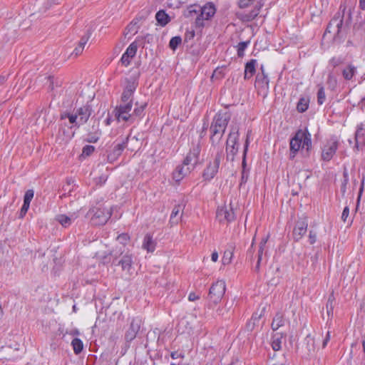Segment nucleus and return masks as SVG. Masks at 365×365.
Wrapping results in <instances>:
<instances>
[{
    "instance_id": "bf43d9fd",
    "label": "nucleus",
    "mask_w": 365,
    "mask_h": 365,
    "mask_svg": "<svg viewBox=\"0 0 365 365\" xmlns=\"http://www.w3.org/2000/svg\"><path fill=\"white\" fill-rule=\"evenodd\" d=\"M206 20L201 14H199L195 19V24L198 27L204 26V21Z\"/></svg>"
},
{
    "instance_id": "c756f323",
    "label": "nucleus",
    "mask_w": 365,
    "mask_h": 365,
    "mask_svg": "<svg viewBox=\"0 0 365 365\" xmlns=\"http://www.w3.org/2000/svg\"><path fill=\"white\" fill-rule=\"evenodd\" d=\"M239 145H226L227 159L234 160L235 155L237 153Z\"/></svg>"
},
{
    "instance_id": "4468645a",
    "label": "nucleus",
    "mask_w": 365,
    "mask_h": 365,
    "mask_svg": "<svg viewBox=\"0 0 365 365\" xmlns=\"http://www.w3.org/2000/svg\"><path fill=\"white\" fill-rule=\"evenodd\" d=\"M113 263L115 264V262H113ZM133 264V261L132 255L127 253L122 257L116 265H120L123 272H125L128 274H131Z\"/></svg>"
},
{
    "instance_id": "bb28decb",
    "label": "nucleus",
    "mask_w": 365,
    "mask_h": 365,
    "mask_svg": "<svg viewBox=\"0 0 365 365\" xmlns=\"http://www.w3.org/2000/svg\"><path fill=\"white\" fill-rule=\"evenodd\" d=\"M284 338L283 335L277 333L273 335L272 341V347L274 351H279L282 348V340Z\"/></svg>"
},
{
    "instance_id": "0eeeda50",
    "label": "nucleus",
    "mask_w": 365,
    "mask_h": 365,
    "mask_svg": "<svg viewBox=\"0 0 365 365\" xmlns=\"http://www.w3.org/2000/svg\"><path fill=\"white\" fill-rule=\"evenodd\" d=\"M226 290L225 282L218 280L212 284L209 292V299L215 304L218 303L222 298Z\"/></svg>"
},
{
    "instance_id": "ddd939ff",
    "label": "nucleus",
    "mask_w": 365,
    "mask_h": 365,
    "mask_svg": "<svg viewBox=\"0 0 365 365\" xmlns=\"http://www.w3.org/2000/svg\"><path fill=\"white\" fill-rule=\"evenodd\" d=\"M338 147V142L336 140H330L324 145L322 157L324 160H329L333 157Z\"/></svg>"
},
{
    "instance_id": "9b49d317",
    "label": "nucleus",
    "mask_w": 365,
    "mask_h": 365,
    "mask_svg": "<svg viewBox=\"0 0 365 365\" xmlns=\"http://www.w3.org/2000/svg\"><path fill=\"white\" fill-rule=\"evenodd\" d=\"M92 107L88 103H86V105H83L81 107L77 108L75 113L77 115V118H78V123H81V125L86 123L92 114Z\"/></svg>"
},
{
    "instance_id": "dca6fc26",
    "label": "nucleus",
    "mask_w": 365,
    "mask_h": 365,
    "mask_svg": "<svg viewBox=\"0 0 365 365\" xmlns=\"http://www.w3.org/2000/svg\"><path fill=\"white\" fill-rule=\"evenodd\" d=\"M128 141V137L125 138L121 143L115 145L112 151L108 155V159L110 161L115 160L118 156H120L127 145Z\"/></svg>"
},
{
    "instance_id": "a18cd8bd",
    "label": "nucleus",
    "mask_w": 365,
    "mask_h": 365,
    "mask_svg": "<svg viewBox=\"0 0 365 365\" xmlns=\"http://www.w3.org/2000/svg\"><path fill=\"white\" fill-rule=\"evenodd\" d=\"M232 252L231 250H227L224 253V256L222 257V263L224 264H228L231 262V259L232 257Z\"/></svg>"
},
{
    "instance_id": "3c124183",
    "label": "nucleus",
    "mask_w": 365,
    "mask_h": 365,
    "mask_svg": "<svg viewBox=\"0 0 365 365\" xmlns=\"http://www.w3.org/2000/svg\"><path fill=\"white\" fill-rule=\"evenodd\" d=\"M138 26H137V22L132 21L128 26V34L131 33L132 34H135L138 31Z\"/></svg>"
},
{
    "instance_id": "7c9ffc66",
    "label": "nucleus",
    "mask_w": 365,
    "mask_h": 365,
    "mask_svg": "<svg viewBox=\"0 0 365 365\" xmlns=\"http://www.w3.org/2000/svg\"><path fill=\"white\" fill-rule=\"evenodd\" d=\"M136 107L134 108L133 115V121L136 118H141L144 115V110L147 106V103H145L138 106V103L135 104Z\"/></svg>"
},
{
    "instance_id": "f3484780",
    "label": "nucleus",
    "mask_w": 365,
    "mask_h": 365,
    "mask_svg": "<svg viewBox=\"0 0 365 365\" xmlns=\"http://www.w3.org/2000/svg\"><path fill=\"white\" fill-rule=\"evenodd\" d=\"M155 247L156 242L153 240V236L149 233L146 234L143 240L142 248L148 252H153Z\"/></svg>"
},
{
    "instance_id": "09e8293b",
    "label": "nucleus",
    "mask_w": 365,
    "mask_h": 365,
    "mask_svg": "<svg viewBox=\"0 0 365 365\" xmlns=\"http://www.w3.org/2000/svg\"><path fill=\"white\" fill-rule=\"evenodd\" d=\"M327 84L331 89H334L337 84L336 78L334 76L329 74L327 78Z\"/></svg>"
},
{
    "instance_id": "13d9d810",
    "label": "nucleus",
    "mask_w": 365,
    "mask_h": 365,
    "mask_svg": "<svg viewBox=\"0 0 365 365\" xmlns=\"http://www.w3.org/2000/svg\"><path fill=\"white\" fill-rule=\"evenodd\" d=\"M89 38H90L89 34H85L84 36H83L81 37L78 46H81L82 48L84 49L85 45L87 43Z\"/></svg>"
},
{
    "instance_id": "680f3d73",
    "label": "nucleus",
    "mask_w": 365,
    "mask_h": 365,
    "mask_svg": "<svg viewBox=\"0 0 365 365\" xmlns=\"http://www.w3.org/2000/svg\"><path fill=\"white\" fill-rule=\"evenodd\" d=\"M305 341H307L308 345L309 344H311V345H312V346L309 347V351H314V339L309 335V336H307L306 337Z\"/></svg>"
},
{
    "instance_id": "a211bd4d",
    "label": "nucleus",
    "mask_w": 365,
    "mask_h": 365,
    "mask_svg": "<svg viewBox=\"0 0 365 365\" xmlns=\"http://www.w3.org/2000/svg\"><path fill=\"white\" fill-rule=\"evenodd\" d=\"M260 70L262 71L261 73H258L256 76L255 80V85L263 88L268 89L269 88V78L267 74L264 73V66H262L260 68Z\"/></svg>"
},
{
    "instance_id": "72a5a7b5",
    "label": "nucleus",
    "mask_w": 365,
    "mask_h": 365,
    "mask_svg": "<svg viewBox=\"0 0 365 365\" xmlns=\"http://www.w3.org/2000/svg\"><path fill=\"white\" fill-rule=\"evenodd\" d=\"M56 220L63 227H66L71 224V219L65 215L56 216Z\"/></svg>"
},
{
    "instance_id": "1a4fd4ad",
    "label": "nucleus",
    "mask_w": 365,
    "mask_h": 365,
    "mask_svg": "<svg viewBox=\"0 0 365 365\" xmlns=\"http://www.w3.org/2000/svg\"><path fill=\"white\" fill-rule=\"evenodd\" d=\"M343 15L340 12L336 14L328 24L326 31L334 33V35H339L343 25Z\"/></svg>"
},
{
    "instance_id": "338daca9",
    "label": "nucleus",
    "mask_w": 365,
    "mask_h": 365,
    "mask_svg": "<svg viewBox=\"0 0 365 365\" xmlns=\"http://www.w3.org/2000/svg\"><path fill=\"white\" fill-rule=\"evenodd\" d=\"M170 356L172 357V359H178V358H184V355L181 353H179L178 351H173L170 354Z\"/></svg>"
},
{
    "instance_id": "4d7b16f0",
    "label": "nucleus",
    "mask_w": 365,
    "mask_h": 365,
    "mask_svg": "<svg viewBox=\"0 0 365 365\" xmlns=\"http://www.w3.org/2000/svg\"><path fill=\"white\" fill-rule=\"evenodd\" d=\"M124 246H120L119 248H117L116 250H114L110 252V255L113 256L115 258H116L118 255H120L124 252L123 250Z\"/></svg>"
},
{
    "instance_id": "ea45409f",
    "label": "nucleus",
    "mask_w": 365,
    "mask_h": 365,
    "mask_svg": "<svg viewBox=\"0 0 365 365\" xmlns=\"http://www.w3.org/2000/svg\"><path fill=\"white\" fill-rule=\"evenodd\" d=\"M181 43L182 38L180 36H174L170 39L169 46L172 50L175 51Z\"/></svg>"
},
{
    "instance_id": "c9c22d12",
    "label": "nucleus",
    "mask_w": 365,
    "mask_h": 365,
    "mask_svg": "<svg viewBox=\"0 0 365 365\" xmlns=\"http://www.w3.org/2000/svg\"><path fill=\"white\" fill-rule=\"evenodd\" d=\"M138 50V44L135 41L131 43L130 46L127 48L125 53L127 56H129L131 58H133Z\"/></svg>"
},
{
    "instance_id": "5fc2aeb1",
    "label": "nucleus",
    "mask_w": 365,
    "mask_h": 365,
    "mask_svg": "<svg viewBox=\"0 0 365 365\" xmlns=\"http://www.w3.org/2000/svg\"><path fill=\"white\" fill-rule=\"evenodd\" d=\"M29 206L30 205L29 204H26V203H24L21 208V210H20V213H19V218H23L25 215L26 214L29 208Z\"/></svg>"
},
{
    "instance_id": "f704fd0d",
    "label": "nucleus",
    "mask_w": 365,
    "mask_h": 365,
    "mask_svg": "<svg viewBox=\"0 0 365 365\" xmlns=\"http://www.w3.org/2000/svg\"><path fill=\"white\" fill-rule=\"evenodd\" d=\"M71 344L76 354H79L83 350V342L81 339L75 338L73 339Z\"/></svg>"
},
{
    "instance_id": "603ef678",
    "label": "nucleus",
    "mask_w": 365,
    "mask_h": 365,
    "mask_svg": "<svg viewBox=\"0 0 365 365\" xmlns=\"http://www.w3.org/2000/svg\"><path fill=\"white\" fill-rule=\"evenodd\" d=\"M95 150L93 145H86L83 148L82 155L84 156H89Z\"/></svg>"
},
{
    "instance_id": "c85d7f7f",
    "label": "nucleus",
    "mask_w": 365,
    "mask_h": 365,
    "mask_svg": "<svg viewBox=\"0 0 365 365\" xmlns=\"http://www.w3.org/2000/svg\"><path fill=\"white\" fill-rule=\"evenodd\" d=\"M101 135V131L98 129V123H97L96 130L88 134L86 141L93 143H96L99 140Z\"/></svg>"
},
{
    "instance_id": "7ed1b4c3",
    "label": "nucleus",
    "mask_w": 365,
    "mask_h": 365,
    "mask_svg": "<svg viewBox=\"0 0 365 365\" xmlns=\"http://www.w3.org/2000/svg\"><path fill=\"white\" fill-rule=\"evenodd\" d=\"M93 215L91 222L95 225H105L112 215L111 207L107 208L103 205L94 207L89 210Z\"/></svg>"
},
{
    "instance_id": "2eb2a0df",
    "label": "nucleus",
    "mask_w": 365,
    "mask_h": 365,
    "mask_svg": "<svg viewBox=\"0 0 365 365\" xmlns=\"http://www.w3.org/2000/svg\"><path fill=\"white\" fill-rule=\"evenodd\" d=\"M140 323L135 319L132 320L130 325L125 334V339L127 342L132 341L140 330Z\"/></svg>"
},
{
    "instance_id": "a878e982",
    "label": "nucleus",
    "mask_w": 365,
    "mask_h": 365,
    "mask_svg": "<svg viewBox=\"0 0 365 365\" xmlns=\"http://www.w3.org/2000/svg\"><path fill=\"white\" fill-rule=\"evenodd\" d=\"M125 85L124 89L134 93L137 86L138 81L135 77H130L125 79Z\"/></svg>"
},
{
    "instance_id": "f03ea898",
    "label": "nucleus",
    "mask_w": 365,
    "mask_h": 365,
    "mask_svg": "<svg viewBox=\"0 0 365 365\" xmlns=\"http://www.w3.org/2000/svg\"><path fill=\"white\" fill-rule=\"evenodd\" d=\"M312 148L311 134L308 130H299L290 140V159H293L297 153L302 148L307 151Z\"/></svg>"
},
{
    "instance_id": "e433bc0d",
    "label": "nucleus",
    "mask_w": 365,
    "mask_h": 365,
    "mask_svg": "<svg viewBox=\"0 0 365 365\" xmlns=\"http://www.w3.org/2000/svg\"><path fill=\"white\" fill-rule=\"evenodd\" d=\"M250 44V41L240 42L237 46V56L238 57H243L245 55V50Z\"/></svg>"
},
{
    "instance_id": "6ab92c4d",
    "label": "nucleus",
    "mask_w": 365,
    "mask_h": 365,
    "mask_svg": "<svg viewBox=\"0 0 365 365\" xmlns=\"http://www.w3.org/2000/svg\"><path fill=\"white\" fill-rule=\"evenodd\" d=\"M216 9L213 3L208 2L200 9V14L206 20L211 19L215 14Z\"/></svg>"
},
{
    "instance_id": "052dcab7",
    "label": "nucleus",
    "mask_w": 365,
    "mask_h": 365,
    "mask_svg": "<svg viewBox=\"0 0 365 365\" xmlns=\"http://www.w3.org/2000/svg\"><path fill=\"white\" fill-rule=\"evenodd\" d=\"M131 58H132L131 57H130L129 56L125 55V53H124L123 54L122 57H121L120 61H121L123 64H124L125 66H127L128 65L130 64Z\"/></svg>"
},
{
    "instance_id": "864d4df0",
    "label": "nucleus",
    "mask_w": 365,
    "mask_h": 365,
    "mask_svg": "<svg viewBox=\"0 0 365 365\" xmlns=\"http://www.w3.org/2000/svg\"><path fill=\"white\" fill-rule=\"evenodd\" d=\"M317 241V232L314 230H310L309 232V242L311 245H313Z\"/></svg>"
},
{
    "instance_id": "39448f33",
    "label": "nucleus",
    "mask_w": 365,
    "mask_h": 365,
    "mask_svg": "<svg viewBox=\"0 0 365 365\" xmlns=\"http://www.w3.org/2000/svg\"><path fill=\"white\" fill-rule=\"evenodd\" d=\"M200 151L201 145L200 140L192 142L190 151L183 160L182 163L194 170L199 162Z\"/></svg>"
},
{
    "instance_id": "aec40b11",
    "label": "nucleus",
    "mask_w": 365,
    "mask_h": 365,
    "mask_svg": "<svg viewBox=\"0 0 365 365\" xmlns=\"http://www.w3.org/2000/svg\"><path fill=\"white\" fill-rule=\"evenodd\" d=\"M239 128L237 127H232L228 135L226 145H239Z\"/></svg>"
},
{
    "instance_id": "79ce46f5",
    "label": "nucleus",
    "mask_w": 365,
    "mask_h": 365,
    "mask_svg": "<svg viewBox=\"0 0 365 365\" xmlns=\"http://www.w3.org/2000/svg\"><path fill=\"white\" fill-rule=\"evenodd\" d=\"M134 93H132L130 91L123 90V92L121 96V101L123 103H126L129 101L132 102L131 97Z\"/></svg>"
},
{
    "instance_id": "4be33fe9",
    "label": "nucleus",
    "mask_w": 365,
    "mask_h": 365,
    "mask_svg": "<svg viewBox=\"0 0 365 365\" xmlns=\"http://www.w3.org/2000/svg\"><path fill=\"white\" fill-rule=\"evenodd\" d=\"M356 73V67L352 64H348L342 70V76L346 81H350Z\"/></svg>"
},
{
    "instance_id": "9d476101",
    "label": "nucleus",
    "mask_w": 365,
    "mask_h": 365,
    "mask_svg": "<svg viewBox=\"0 0 365 365\" xmlns=\"http://www.w3.org/2000/svg\"><path fill=\"white\" fill-rule=\"evenodd\" d=\"M193 170L192 168L185 165L183 163L182 165H179L176 167L175 170L173 173V179L178 184H179L181 180L187 176Z\"/></svg>"
},
{
    "instance_id": "f257e3e1",
    "label": "nucleus",
    "mask_w": 365,
    "mask_h": 365,
    "mask_svg": "<svg viewBox=\"0 0 365 365\" xmlns=\"http://www.w3.org/2000/svg\"><path fill=\"white\" fill-rule=\"evenodd\" d=\"M231 118V113L226 110H220L214 116L211 123L210 142L215 146L220 143Z\"/></svg>"
},
{
    "instance_id": "393cba45",
    "label": "nucleus",
    "mask_w": 365,
    "mask_h": 365,
    "mask_svg": "<svg viewBox=\"0 0 365 365\" xmlns=\"http://www.w3.org/2000/svg\"><path fill=\"white\" fill-rule=\"evenodd\" d=\"M66 118H68L69 123L75 126L79 127L81 123H78V118L75 113H69L67 112H63L61 114V119L63 120Z\"/></svg>"
},
{
    "instance_id": "c03bdc74",
    "label": "nucleus",
    "mask_w": 365,
    "mask_h": 365,
    "mask_svg": "<svg viewBox=\"0 0 365 365\" xmlns=\"http://www.w3.org/2000/svg\"><path fill=\"white\" fill-rule=\"evenodd\" d=\"M34 195V192L33 190H28L24 195V203L30 205L31 201L32 200Z\"/></svg>"
},
{
    "instance_id": "6e6552de",
    "label": "nucleus",
    "mask_w": 365,
    "mask_h": 365,
    "mask_svg": "<svg viewBox=\"0 0 365 365\" xmlns=\"http://www.w3.org/2000/svg\"><path fill=\"white\" fill-rule=\"evenodd\" d=\"M217 218L220 222H230L235 220L233 208L229 206L218 207L216 213Z\"/></svg>"
},
{
    "instance_id": "6e6d98bb",
    "label": "nucleus",
    "mask_w": 365,
    "mask_h": 365,
    "mask_svg": "<svg viewBox=\"0 0 365 365\" xmlns=\"http://www.w3.org/2000/svg\"><path fill=\"white\" fill-rule=\"evenodd\" d=\"M267 242V238H263L259 245L258 255H262L265 245Z\"/></svg>"
},
{
    "instance_id": "69168bd1",
    "label": "nucleus",
    "mask_w": 365,
    "mask_h": 365,
    "mask_svg": "<svg viewBox=\"0 0 365 365\" xmlns=\"http://www.w3.org/2000/svg\"><path fill=\"white\" fill-rule=\"evenodd\" d=\"M83 49L82 48L81 46H77L75 49L73 50V52L71 55H74L75 56H78L80 54L82 53Z\"/></svg>"
},
{
    "instance_id": "4c0bfd02",
    "label": "nucleus",
    "mask_w": 365,
    "mask_h": 365,
    "mask_svg": "<svg viewBox=\"0 0 365 365\" xmlns=\"http://www.w3.org/2000/svg\"><path fill=\"white\" fill-rule=\"evenodd\" d=\"M334 292H332L331 294L329 296L326 308H327V314L329 316L330 314H332L333 313V309H334Z\"/></svg>"
},
{
    "instance_id": "a19ab883",
    "label": "nucleus",
    "mask_w": 365,
    "mask_h": 365,
    "mask_svg": "<svg viewBox=\"0 0 365 365\" xmlns=\"http://www.w3.org/2000/svg\"><path fill=\"white\" fill-rule=\"evenodd\" d=\"M326 100V95L324 92V88L323 86H321L317 92V103L319 105H322Z\"/></svg>"
},
{
    "instance_id": "de8ad7c7",
    "label": "nucleus",
    "mask_w": 365,
    "mask_h": 365,
    "mask_svg": "<svg viewBox=\"0 0 365 365\" xmlns=\"http://www.w3.org/2000/svg\"><path fill=\"white\" fill-rule=\"evenodd\" d=\"M343 176H344V180H343L341 186V192L344 195L346 192V185L349 181L348 173L346 170L344 172Z\"/></svg>"
},
{
    "instance_id": "0e129e2a",
    "label": "nucleus",
    "mask_w": 365,
    "mask_h": 365,
    "mask_svg": "<svg viewBox=\"0 0 365 365\" xmlns=\"http://www.w3.org/2000/svg\"><path fill=\"white\" fill-rule=\"evenodd\" d=\"M129 240V237L127 234H121L118 237V240H119L122 244L125 243Z\"/></svg>"
},
{
    "instance_id": "774afa93",
    "label": "nucleus",
    "mask_w": 365,
    "mask_h": 365,
    "mask_svg": "<svg viewBox=\"0 0 365 365\" xmlns=\"http://www.w3.org/2000/svg\"><path fill=\"white\" fill-rule=\"evenodd\" d=\"M199 299V296L197 295L195 292H190L188 295V299L190 302H194Z\"/></svg>"
},
{
    "instance_id": "473e14b6",
    "label": "nucleus",
    "mask_w": 365,
    "mask_h": 365,
    "mask_svg": "<svg viewBox=\"0 0 365 365\" xmlns=\"http://www.w3.org/2000/svg\"><path fill=\"white\" fill-rule=\"evenodd\" d=\"M182 210V207L180 205H175L172 210L170 215V221L172 224H177L178 222V219L176 217L180 214Z\"/></svg>"
},
{
    "instance_id": "b1692460",
    "label": "nucleus",
    "mask_w": 365,
    "mask_h": 365,
    "mask_svg": "<svg viewBox=\"0 0 365 365\" xmlns=\"http://www.w3.org/2000/svg\"><path fill=\"white\" fill-rule=\"evenodd\" d=\"M356 147L365 144V130L361 126H359L355 133Z\"/></svg>"
},
{
    "instance_id": "49530a36",
    "label": "nucleus",
    "mask_w": 365,
    "mask_h": 365,
    "mask_svg": "<svg viewBox=\"0 0 365 365\" xmlns=\"http://www.w3.org/2000/svg\"><path fill=\"white\" fill-rule=\"evenodd\" d=\"M344 62V58L341 57H333L329 61V65L334 68L342 64Z\"/></svg>"
},
{
    "instance_id": "cd10ccee",
    "label": "nucleus",
    "mask_w": 365,
    "mask_h": 365,
    "mask_svg": "<svg viewBox=\"0 0 365 365\" xmlns=\"http://www.w3.org/2000/svg\"><path fill=\"white\" fill-rule=\"evenodd\" d=\"M155 18L157 21L163 26H165L170 21L168 15L163 10L157 12Z\"/></svg>"
},
{
    "instance_id": "5701e85b",
    "label": "nucleus",
    "mask_w": 365,
    "mask_h": 365,
    "mask_svg": "<svg viewBox=\"0 0 365 365\" xmlns=\"http://www.w3.org/2000/svg\"><path fill=\"white\" fill-rule=\"evenodd\" d=\"M285 320L281 313H277L272 322V329L273 331L277 330L279 327L284 325Z\"/></svg>"
},
{
    "instance_id": "8fccbe9b",
    "label": "nucleus",
    "mask_w": 365,
    "mask_h": 365,
    "mask_svg": "<svg viewBox=\"0 0 365 365\" xmlns=\"http://www.w3.org/2000/svg\"><path fill=\"white\" fill-rule=\"evenodd\" d=\"M255 0H240L238 5L241 9H245L255 3Z\"/></svg>"
},
{
    "instance_id": "20e7f679",
    "label": "nucleus",
    "mask_w": 365,
    "mask_h": 365,
    "mask_svg": "<svg viewBox=\"0 0 365 365\" xmlns=\"http://www.w3.org/2000/svg\"><path fill=\"white\" fill-rule=\"evenodd\" d=\"M133 103L131 101L120 103L113 111L115 119L119 123L121 121L133 123V115L131 113Z\"/></svg>"
},
{
    "instance_id": "58836bf2",
    "label": "nucleus",
    "mask_w": 365,
    "mask_h": 365,
    "mask_svg": "<svg viewBox=\"0 0 365 365\" xmlns=\"http://www.w3.org/2000/svg\"><path fill=\"white\" fill-rule=\"evenodd\" d=\"M251 134H252V130H249L247 133L246 140H245V146H244L243 161H242L243 167H245V157H246V153L248 150V146L250 144V138Z\"/></svg>"
},
{
    "instance_id": "37998d69",
    "label": "nucleus",
    "mask_w": 365,
    "mask_h": 365,
    "mask_svg": "<svg viewBox=\"0 0 365 365\" xmlns=\"http://www.w3.org/2000/svg\"><path fill=\"white\" fill-rule=\"evenodd\" d=\"M262 5L259 4V3H257L255 6V9L254 10H252L247 16V20H252L254 19L258 14H259V11L261 8Z\"/></svg>"
},
{
    "instance_id": "412c9836",
    "label": "nucleus",
    "mask_w": 365,
    "mask_h": 365,
    "mask_svg": "<svg viewBox=\"0 0 365 365\" xmlns=\"http://www.w3.org/2000/svg\"><path fill=\"white\" fill-rule=\"evenodd\" d=\"M257 64L256 59H251L245 64V79H250L255 73V66Z\"/></svg>"
},
{
    "instance_id": "423d86ee",
    "label": "nucleus",
    "mask_w": 365,
    "mask_h": 365,
    "mask_svg": "<svg viewBox=\"0 0 365 365\" xmlns=\"http://www.w3.org/2000/svg\"><path fill=\"white\" fill-rule=\"evenodd\" d=\"M222 158V153L218 152L214 159L209 162L202 173L204 180L210 181L214 178L218 172Z\"/></svg>"
},
{
    "instance_id": "f8f14e48",
    "label": "nucleus",
    "mask_w": 365,
    "mask_h": 365,
    "mask_svg": "<svg viewBox=\"0 0 365 365\" xmlns=\"http://www.w3.org/2000/svg\"><path fill=\"white\" fill-rule=\"evenodd\" d=\"M308 223L306 219L299 220L293 230V237L295 241H299L305 235L307 230Z\"/></svg>"
},
{
    "instance_id": "2f4dec72",
    "label": "nucleus",
    "mask_w": 365,
    "mask_h": 365,
    "mask_svg": "<svg viewBox=\"0 0 365 365\" xmlns=\"http://www.w3.org/2000/svg\"><path fill=\"white\" fill-rule=\"evenodd\" d=\"M309 107V100L304 98H301L297 103V109L299 113L305 112Z\"/></svg>"
},
{
    "instance_id": "e2e57ef3",
    "label": "nucleus",
    "mask_w": 365,
    "mask_h": 365,
    "mask_svg": "<svg viewBox=\"0 0 365 365\" xmlns=\"http://www.w3.org/2000/svg\"><path fill=\"white\" fill-rule=\"evenodd\" d=\"M349 208L347 206H346L344 208V210H343L342 214H341V220L344 222H346L347 217H349Z\"/></svg>"
}]
</instances>
